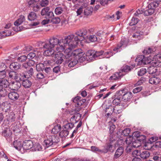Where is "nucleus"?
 Instances as JSON below:
<instances>
[{
	"label": "nucleus",
	"mask_w": 161,
	"mask_h": 161,
	"mask_svg": "<svg viewBox=\"0 0 161 161\" xmlns=\"http://www.w3.org/2000/svg\"><path fill=\"white\" fill-rule=\"evenodd\" d=\"M87 33V31L86 29H80L76 31L75 34L77 36H75L72 34L65 36L64 38L60 40L56 38L52 37L49 39L48 43L39 42V46L41 44L43 48L46 49L44 51L45 55L50 56L51 55H53L54 53L55 52L53 49L55 46L58 44L59 47L57 48L58 51H65L66 46L68 45L72 47H75L78 45L79 42L84 40Z\"/></svg>",
	"instance_id": "1"
},
{
	"label": "nucleus",
	"mask_w": 161,
	"mask_h": 161,
	"mask_svg": "<svg viewBox=\"0 0 161 161\" xmlns=\"http://www.w3.org/2000/svg\"><path fill=\"white\" fill-rule=\"evenodd\" d=\"M139 19L133 17L131 20V21L129 25L130 26L135 25L134 28H132L134 30H137L138 31L135 32L132 36L133 37L137 38L138 40H140L142 38L144 35H145V31L142 29V31L139 29V28H140V26L137 24Z\"/></svg>",
	"instance_id": "2"
},
{
	"label": "nucleus",
	"mask_w": 161,
	"mask_h": 161,
	"mask_svg": "<svg viewBox=\"0 0 161 161\" xmlns=\"http://www.w3.org/2000/svg\"><path fill=\"white\" fill-rule=\"evenodd\" d=\"M151 2L147 7V9L144 11L145 16L151 15L153 14L161 0H151Z\"/></svg>",
	"instance_id": "3"
},
{
	"label": "nucleus",
	"mask_w": 161,
	"mask_h": 161,
	"mask_svg": "<svg viewBox=\"0 0 161 161\" xmlns=\"http://www.w3.org/2000/svg\"><path fill=\"white\" fill-rule=\"evenodd\" d=\"M59 52L56 53V52L54 53L53 55H51L54 57L53 60L57 64H61L64 61V59L65 57L66 58H68L70 56L69 53L66 55H64L63 53H61L62 51H59Z\"/></svg>",
	"instance_id": "4"
},
{
	"label": "nucleus",
	"mask_w": 161,
	"mask_h": 161,
	"mask_svg": "<svg viewBox=\"0 0 161 161\" xmlns=\"http://www.w3.org/2000/svg\"><path fill=\"white\" fill-rule=\"evenodd\" d=\"M117 107L114 108V106L111 105L107 106L105 109L104 110L105 112V116L109 117L113 112L116 114H119L121 112V110L117 109Z\"/></svg>",
	"instance_id": "5"
},
{
	"label": "nucleus",
	"mask_w": 161,
	"mask_h": 161,
	"mask_svg": "<svg viewBox=\"0 0 161 161\" xmlns=\"http://www.w3.org/2000/svg\"><path fill=\"white\" fill-rule=\"evenodd\" d=\"M103 51L102 50L96 52L93 50H89L87 53L91 56V57L89 58V60L93 61L95 59H98V57H99V58H103Z\"/></svg>",
	"instance_id": "6"
},
{
	"label": "nucleus",
	"mask_w": 161,
	"mask_h": 161,
	"mask_svg": "<svg viewBox=\"0 0 161 161\" xmlns=\"http://www.w3.org/2000/svg\"><path fill=\"white\" fill-rule=\"evenodd\" d=\"M41 15L47 19H49L54 16L53 12L50 10L49 7H46L43 8L41 12Z\"/></svg>",
	"instance_id": "7"
},
{
	"label": "nucleus",
	"mask_w": 161,
	"mask_h": 161,
	"mask_svg": "<svg viewBox=\"0 0 161 161\" xmlns=\"http://www.w3.org/2000/svg\"><path fill=\"white\" fill-rule=\"evenodd\" d=\"M135 61L137 62V65H144L149 64L150 60L143 55H139L136 59Z\"/></svg>",
	"instance_id": "8"
},
{
	"label": "nucleus",
	"mask_w": 161,
	"mask_h": 161,
	"mask_svg": "<svg viewBox=\"0 0 161 161\" xmlns=\"http://www.w3.org/2000/svg\"><path fill=\"white\" fill-rule=\"evenodd\" d=\"M88 51L86 52V54L83 52V54L81 55V56H79L76 59V60L78 61V62L82 63L85 61L86 60V61L90 62L92 61V60H89V58L91 57L90 55H88Z\"/></svg>",
	"instance_id": "9"
},
{
	"label": "nucleus",
	"mask_w": 161,
	"mask_h": 161,
	"mask_svg": "<svg viewBox=\"0 0 161 161\" xmlns=\"http://www.w3.org/2000/svg\"><path fill=\"white\" fill-rule=\"evenodd\" d=\"M25 20V16L23 15H21L19 18L14 22V24L15 26L13 28V30L16 31H19L20 29V27L18 28V26L21 24Z\"/></svg>",
	"instance_id": "10"
},
{
	"label": "nucleus",
	"mask_w": 161,
	"mask_h": 161,
	"mask_svg": "<svg viewBox=\"0 0 161 161\" xmlns=\"http://www.w3.org/2000/svg\"><path fill=\"white\" fill-rule=\"evenodd\" d=\"M133 97V94L131 92L127 91H125L122 99L123 102L125 103L129 102L131 101Z\"/></svg>",
	"instance_id": "11"
},
{
	"label": "nucleus",
	"mask_w": 161,
	"mask_h": 161,
	"mask_svg": "<svg viewBox=\"0 0 161 161\" xmlns=\"http://www.w3.org/2000/svg\"><path fill=\"white\" fill-rule=\"evenodd\" d=\"M33 145L34 143L31 140H26L23 142V148L24 150H29L31 148Z\"/></svg>",
	"instance_id": "12"
},
{
	"label": "nucleus",
	"mask_w": 161,
	"mask_h": 161,
	"mask_svg": "<svg viewBox=\"0 0 161 161\" xmlns=\"http://www.w3.org/2000/svg\"><path fill=\"white\" fill-rule=\"evenodd\" d=\"M133 135L136 137V140L139 141L141 142V143L145 142L146 137L145 135H141L140 133L138 132H134L133 134Z\"/></svg>",
	"instance_id": "13"
},
{
	"label": "nucleus",
	"mask_w": 161,
	"mask_h": 161,
	"mask_svg": "<svg viewBox=\"0 0 161 161\" xmlns=\"http://www.w3.org/2000/svg\"><path fill=\"white\" fill-rule=\"evenodd\" d=\"M2 135L8 140V139L11 138L12 132L9 128H5L2 132Z\"/></svg>",
	"instance_id": "14"
},
{
	"label": "nucleus",
	"mask_w": 161,
	"mask_h": 161,
	"mask_svg": "<svg viewBox=\"0 0 161 161\" xmlns=\"http://www.w3.org/2000/svg\"><path fill=\"white\" fill-rule=\"evenodd\" d=\"M22 70H23L24 72L27 75H29L30 77L33 76L34 74V69L32 67H23L22 66Z\"/></svg>",
	"instance_id": "15"
},
{
	"label": "nucleus",
	"mask_w": 161,
	"mask_h": 161,
	"mask_svg": "<svg viewBox=\"0 0 161 161\" xmlns=\"http://www.w3.org/2000/svg\"><path fill=\"white\" fill-rule=\"evenodd\" d=\"M8 96L9 99L14 101L17 100L19 97V94L15 91H12L9 93Z\"/></svg>",
	"instance_id": "16"
},
{
	"label": "nucleus",
	"mask_w": 161,
	"mask_h": 161,
	"mask_svg": "<svg viewBox=\"0 0 161 161\" xmlns=\"http://www.w3.org/2000/svg\"><path fill=\"white\" fill-rule=\"evenodd\" d=\"M125 74H121L120 72H116L112 76H111L109 79L111 80H116L120 79L121 78L125 75Z\"/></svg>",
	"instance_id": "17"
},
{
	"label": "nucleus",
	"mask_w": 161,
	"mask_h": 161,
	"mask_svg": "<svg viewBox=\"0 0 161 161\" xmlns=\"http://www.w3.org/2000/svg\"><path fill=\"white\" fill-rule=\"evenodd\" d=\"M135 65H132L131 66L128 65H125L121 67L119 71L121 74L123 72L127 73L130 71L135 67Z\"/></svg>",
	"instance_id": "18"
},
{
	"label": "nucleus",
	"mask_w": 161,
	"mask_h": 161,
	"mask_svg": "<svg viewBox=\"0 0 161 161\" xmlns=\"http://www.w3.org/2000/svg\"><path fill=\"white\" fill-rule=\"evenodd\" d=\"M9 68L12 70H16L19 69L22 70V69L21 64L17 62L11 63L9 65Z\"/></svg>",
	"instance_id": "19"
},
{
	"label": "nucleus",
	"mask_w": 161,
	"mask_h": 161,
	"mask_svg": "<svg viewBox=\"0 0 161 161\" xmlns=\"http://www.w3.org/2000/svg\"><path fill=\"white\" fill-rule=\"evenodd\" d=\"M69 53L70 56H75L76 59L78 56H81L83 54V50L80 49H78L73 50L71 53Z\"/></svg>",
	"instance_id": "20"
},
{
	"label": "nucleus",
	"mask_w": 161,
	"mask_h": 161,
	"mask_svg": "<svg viewBox=\"0 0 161 161\" xmlns=\"http://www.w3.org/2000/svg\"><path fill=\"white\" fill-rule=\"evenodd\" d=\"M16 117L15 114L13 112L8 113L6 115V119L9 123H11L15 121Z\"/></svg>",
	"instance_id": "21"
},
{
	"label": "nucleus",
	"mask_w": 161,
	"mask_h": 161,
	"mask_svg": "<svg viewBox=\"0 0 161 161\" xmlns=\"http://www.w3.org/2000/svg\"><path fill=\"white\" fill-rule=\"evenodd\" d=\"M26 77V75L24 72L19 74H18L16 72V77L14 78V79L17 81H22Z\"/></svg>",
	"instance_id": "22"
},
{
	"label": "nucleus",
	"mask_w": 161,
	"mask_h": 161,
	"mask_svg": "<svg viewBox=\"0 0 161 161\" xmlns=\"http://www.w3.org/2000/svg\"><path fill=\"white\" fill-rule=\"evenodd\" d=\"M3 106V110L5 112L10 111L11 108V104L10 103L7 102H5L2 103L1 105V107Z\"/></svg>",
	"instance_id": "23"
},
{
	"label": "nucleus",
	"mask_w": 161,
	"mask_h": 161,
	"mask_svg": "<svg viewBox=\"0 0 161 161\" xmlns=\"http://www.w3.org/2000/svg\"><path fill=\"white\" fill-rule=\"evenodd\" d=\"M150 154V152L147 151H140L139 156L142 159H146L149 157Z\"/></svg>",
	"instance_id": "24"
},
{
	"label": "nucleus",
	"mask_w": 161,
	"mask_h": 161,
	"mask_svg": "<svg viewBox=\"0 0 161 161\" xmlns=\"http://www.w3.org/2000/svg\"><path fill=\"white\" fill-rule=\"evenodd\" d=\"M124 148L123 147H119L116 150L114 155V158L117 159L120 157L123 153Z\"/></svg>",
	"instance_id": "25"
},
{
	"label": "nucleus",
	"mask_w": 161,
	"mask_h": 161,
	"mask_svg": "<svg viewBox=\"0 0 161 161\" xmlns=\"http://www.w3.org/2000/svg\"><path fill=\"white\" fill-rule=\"evenodd\" d=\"M74 114L71 117L70 119L71 122H73L74 120L75 121V123L78 122L81 117V114L79 113H74Z\"/></svg>",
	"instance_id": "26"
},
{
	"label": "nucleus",
	"mask_w": 161,
	"mask_h": 161,
	"mask_svg": "<svg viewBox=\"0 0 161 161\" xmlns=\"http://www.w3.org/2000/svg\"><path fill=\"white\" fill-rule=\"evenodd\" d=\"M3 66V69L0 70V79L1 80H3L6 76V70L5 71L6 69V65L4 64H2L1 66Z\"/></svg>",
	"instance_id": "27"
},
{
	"label": "nucleus",
	"mask_w": 161,
	"mask_h": 161,
	"mask_svg": "<svg viewBox=\"0 0 161 161\" xmlns=\"http://www.w3.org/2000/svg\"><path fill=\"white\" fill-rule=\"evenodd\" d=\"M22 86L25 88H30L32 85L31 81L28 79H24L22 82Z\"/></svg>",
	"instance_id": "28"
},
{
	"label": "nucleus",
	"mask_w": 161,
	"mask_h": 161,
	"mask_svg": "<svg viewBox=\"0 0 161 161\" xmlns=\"http://www.w3.org/2000/svg\"><path fill=\"white\" fill-rule=\"evenodd\" d=\"M114 141H115V140H113L112 141H111V140H110V143H108L107 144V145L105 146L103 150V153H106L108 151H111V150L112 147L113 146L111 144V142H113Z\"/></svg>",
	"instance_id": "29"
},
{
	"label": "nucleus",
	"mask_w": 161,
	"mask_h": 161,
	"mask_svg": "<svg viewBox=\"0 0 161 161\" xmlns=\"http://www.w3.org/2000/svg\"><path fill=\"white\" fill-rule=\"evenodd\" d=\"M161 148V141H157L153 145H151L149 148H147L148 150H155V149Z\"/></svg>",
	"instance_id": "30"
},
{
	"label": "nucleus",
	"mask_w": 161,
	"mask_h": 161,
	"mask_svg": "<svg viewBox=\"0 0 161 161\" xmlns=\"http://www.w3.org/2000/svg\"><path fill=\"white\" fill-rule=\"evenodd\" d=\"M61 125L59 124H57L54 126L51 132L53 134H56L61 130Z\"/></svg>",
	"instance_id": "31"
},
{
	"label": "nucleus",
	"mask_w": 161,
	"mask_h": 161,
	"mask_svg": "<svg viewBox=\"0 0 161 161\" xmlns=\"http://www.w3.org/2000/svg\"><path fill=\"white\" fill-rule=\"evenodd\" d=\"M158 137L157 136H153L151 137L148 140L147 143L145 145V146H148L149 145H151L153 142H155L158 140Z\"/></svg>",
	"instance_id": "32"
},
{
	"label": "nucleus",
	"mask_w": 161,
	"mask_h": 161,
	"mask_svg": "<svg viewBox=\"0 0 161 161\" xmlns=\"http://www.w3.org/2000/svg\"><path fill=\"white\" fill-rule=\"evenodd\" d=\"M35 62L32 59H29V60L26 63H24L22 65L23 67H32L34 65Z\"/></svg>",
	"instance_id": "33"
},
{
	"label": "nucleus",
	"mask_w": 161,
	"mask_h": 161,
	"mask_svg": "<svg viewBox=\"0 0 161 161\" xmlns=\"http://www.w3.org/2000/svg\"><path fill=\"white\" fill-rule=\"evenodd\" d=\"M115 54V53H113L112 50H110L109 51L105 52L103 51V58H108Z\"/></svg>",
	"instance_id": "34"
},
{
	"label": "nucleus",
	"mask_w": 161,
	"mask_h": 161,
	"mask_svg": "<svg viewBox=\"0 0 161 161\" xmlns=\"http://www.w3.org/2000/svg\"><path fill=\"white\" fill-rule=\"evenodd\" d=\"M37 18V16L36 13L33 12H31L28 16V19L31 21H34Z\"/></svg>",
	"instance_id": "35"
},
{
	"label": "nucleus",
	"mask_w": 161,
	"mask_h": 161,
	"mask_svg": "<svg viewBox=\"0 0 161 161\" xmlns=\"http://www.w3.org/2000/svg\"><path fill=\"white\" fill-rule=\"evenodd\" d=\"M125 92L124 89H122L117 91L115 95L114 96L115 97H118L120 98V99H122V97H123L124 94Z\"/></svg>",
	"instance_id": "36"
},
{
	"label": "nucleus",
	"mask_w": 161,
	"mask_h": 161,
	"mask_svg": "<svg viewBox=\"0 0 161 161\" xmlns=\"http://www.w3.org/2000/svg\"><path fill=\"white\" fill-rule=\"evenodd\" d=\"M13 145L15 149L18 150H20L22 148H23V144H22L21 142L14 141L13 142Z\"/></svg>",
	"instance_id": "37"
},
{
	"label": "nucleus",
	"mask_w": 161,
	"mask_h": 161,
	"mask_svg": "<svg viewBox=\"0 0 161 161\" xmlns=\"http://www.w3.org/2000/svg\"><path fill=\"white\" fill-rule=\"evenodd\" d=\"M51 138V141L53 143V145H55L58 143L60 141V139L59 137L55 135H52L50 136Z\"/></svg>",
	"instance_id": "38"
},
{
	"label": "nucleus",
	"mask_w": 161,
	"mask_h": 161,
	"mask_svg": "<svg viewBox=\"0 0 161 161\" xmlns=\"http://www.w3.org/2000/svg\"><path fill=\"white\" fill-rule=\"evenodd\" d=\"M32 150L35 151H42V148L41 145L38 143H36L34 144Z\"/></svg>",
	"instance_id": "39"
},
{
	"label": "nucleus",
	"mask_w": 161,
	"mask_h": 161,
	"mask_svg": "<svg viewBox=\"0 0 161 161\" xmlns=\"http://www.w3.org/2000/svg\"><path fill=\"white\" fill-rule=\"evenodd\" d=\"M112 98L113 99L112 103L114 105L118 106L120 104L121 99L119 98L115 97L114 96L112 97Z\"/></svg>",
	"instance_id": "40"
},
{
	"label": "nucleus",
	"mask_w": 161,
	"mask_h": 161,
	"mask_svg": "<svg viewBox=\"0 0 161 161\" xmlns=\"http://www.w3.org/2000/svg\"><path fill=\"white\" fill-rule=\"evenodd\" d=\"M53 145V143L51 141V138L50 136L46 140H45L44 141V145L46 147H48Z\"/></svg>",
	"instance_id": "41"
},
{
	"label": "nucleus",
	"mask_w": 161,
	"mask_h": 161,
	"mask_svg": "<svg viewBox=\"0 0 161 161\" xmlns=\"http://www.w3.org/2000/svg\"><path fill=\"white\" fill-rule=\"evenodd\" d=\"M0 84L5 89H6L9 86L8 81L6 79L0 80Z\"/></svg>",
	"instance_id": "42"
},
{
	"label": "nucleus",
	"mask_w": 161,
	"mask_h": 161,
	"mask_svg": "<svg viewBox=\"0 0 161 161\" xmlns=\"http://www.w3.org/2000/svg\"><path fill=\"white\" fill-rule=\"evenodd\" d=\"M69 133V131L66 130H64L61 131L59 134V136L61 138H65Z\"/></svg>",
	"instance_id": "43"
},
{
	"label": "nucleus",
	"mask_w": 161,
	"mask_h": 161,
	"mask_svg": "<svg viewBox=\"0 0 161 161\" xmlns=\"http://www.w3.org/2000/svg\"><path fill=\"white\" fill-rule=\"evenodd\" d=\"M88 98L87 99H80L78 102V103H76L75 104V107H78V106H81L83 103H84L86 101L87 102L89 101H90V99H89V98Z\"/></svg>",
	"instance_id": "44"
},
{
	"label": "nucleus",
	"mask_w": 161,
	"mask_h": 161,
	"mask_svg": "<svg viewBox=\"0 0 161 161\" xmlns=\"http://www.w3.org/2000/svg\"><path fill=\"white\" fill-rule=\"evenodd\" d=\"M155 58V59H153L151 61L150 60L149 64H150L151 65L156 67V66H159V64L160 62L157 59V60Z\"/></svg>",
	"instance_id": "45"
},
{
	"label": "nucleus",
	"mask_w": 161,
	"mask_h": 161,
	"mask_svg": "<svg viewBox=\"0 0 161 161\" xmlns=\"http://www.w3.org/2000/svg\"><path fill=\"white\" fill-rule=\"evenodd\" d=\"M91 149L92 152L97 153H103L102 149H100L96 146H91Z\"/></svg>",
	"instance_id": "46"
},
{
	"label": "nucleus",
	"mask_w": 161,
	"mask_h": 161,
	"mask_svg": "<svg viewBox=\"0 0 161 161\" xmlns=\"http://www.w3.org/2000/svg\"><path fill=\"white\" fill-rule=\"evenodd\" d=\"M157 71V69L156 67L150 66L148 67L147 72L149 74H153Z\"/></svg>",
	"instance_id": "47"
},
{
	"label": "nucleus",
	"mask_w": 161,
	"mask_h": 161,
	"mask_svg": "<svg viewBox=\"0 0 161 161\" xmlns=\"http://www.w3.org/2000/svg\"><path fill=\"white\" fill-rule=\"evenodd\" d=\"M12 33L11 31H3L0 32V39L3 38H4L6 36H9Z\"/></svg>",
	"instance_id": "48"
},
{
	"label": "nucleus",
	"mask_w": 161,
	"mask_h": 161,
	"mask_svg": "<svg viewBox=\"0 0 161 161\" xmlns=\"http://www.w3.org/2000/svg\"><path fill=\"white\" fill-rule=\"evenodd\" d=\"M155 51V49L153 48H146L143 51V53L145 54H149L154 52Z\"/></svg>",
	"instance_id": "49"
},
{
	"label": "nucleus",
	"mask_w": 161,
	"mask_h": 161,
	"mask_svg": "<svg viewBox=\"0 0 161 161\" xmlns=\"http://www.w3.org/2000/svg\"><path fill=\"white\" fill-rule=\"evenodd\" d=\"M129 40L126 38H122L120 41V44L124 47H126L128 45Z\"/></svg>",
	"instance_id": "50"
},
{
	"label": "nucleus",
	"mask_w": 161,
	"mask_h": 161,
	"mask_svg": "<svg viewBox=\"0 0 161 161\" xmlns=\"http://www.w3.org/2000/svg\"><path fill=\"white\" fill-rule=\"evenodd\" d=\"M7 73L8 74L9 77L12 79H14L16 77V72L14 71H11L9 70H6Z\"/></svg>",
	"instance_id": "51"
},
{
	"label": "nucleus",
	"mask_w": 161,
	"mask_h": 161,
	"mask_svg": "<svg viewBox=\"0 0 161 161\" xmlns=\"http://www.w3.org/2000/svg\"><path fill=\"white\" fill-rule=\"evenodd\" d=\"M74 124L73 123H68L63 126V127L65 129L68 130H70L74 127Z\"/></svg>",
	"instance_id": "52"
},
{
	"label": "nucleus",
	"mask_w": 161,
	"mask_h": 161,
	"mask_svg": "<svg viewBox=\"0 0 161 161\" xmlns=\"http://www.w3.org/2000/svg\"><path fill=\"white\" fill-rule=\"evenodd\" d=\"M131 145L134 148H136L139 147L141 145V143L136 139L133 141Z\"/></svg>",
	"instance_id": "53"
},
{
	"label": "nucleus",
	"mask_w": 161,
	"mask_h": 161,
	"mask_svg": "<svg viewBox=\"0 0 161 161\" xmlns=\"http://www.w3.org/2000/svg\"><path fill=\"white\" fill-rule=\"evenodd\" d=\"M130 132V129L129 128H126L123 130L121 132V135L125 136H128Z\"/></svg>",
	"instance_id": "54"
},
{
	"label": "nucleus",
	"mask_w": 161,
	"mask_h": 161,
	"mask_svg": "<svg viewBox=\"0 0 161 161\" xmlns=\"http://www.w3.org/2000/svg\"><path fill=\"white\" fill-rule=\"evenodd\" d=\"M92 12V9L91 7H87L85 9L84 14L85 15L88 16L91 15Z\"/></svg>",
	"instance_id": "55"
},
{
	"label": "nucleus",
	"mask_w": 161,
	"mask_h": 161,
	"mask_svg": "<svg viewBox=\"0 0 161 161\" xmlns=\"http://www.w3.org/2000/svg\"><path fill=\"white\" fill-rule=\"evenodd\" d=\"M44 68V65L43 64H37L36 66V69L37 71H43Z\"/></svg>",
	"instance_id": "56"
},
{
	"label": "nucleus",
	"mask_w": 161,
	"mask_h": 161,
	"mask_svg": "<svg viewBox=\"0 0 161 161\" xmlns=\"http://www.w3.org/2000/svg\"><path fill=\"white\" fill-rule=\"evenodd\" d=\"M63 8L60 7H58L55 9V13L57 15L61 14L63 12Z\"/></svg>",
	"instance_id": "57"
},
{
	"label": "nucleus",
	"mask_w": 161,
	"mask_h": 161,
	"mask_svg": "<svg viewBox=\"0 0 161 161\" xmlns=\"http://www.w3.org/2000/svg\"><path fill=\"white\" fill-rule=\"evenodd\" d=\"M147 72L146 69L145 68H142L138 71L137 74L139 76H142L146 74Z\"/></svg>",
	"instance_id": "58"
},
{
	"label": "nucleus",
	"mask_w": 161,
	"mask_h": 161,
	"mask_svg": "<svg viewBox=\"0 0 161 161\" xmlns=\"http://www.w3.org/2000/svg\"><path fill=\"white\" fill-rule=\"evenodd\" d=\"M67 63H69L68 66L70 67H73L75 65L78 63V61L76 60H73L72 61H69L68 59Z\"/></svg>",
	"instance_id": "59"
},
{
	"label": "nucleus",
	"mask_w": 161,
	"mask_h": 161,
	"mask_svg": "<svg viewBox=\"0 0 161 161\" xmlns=\"http://www.w3.org/2000/svg\"><path fill=\"white\" fill-rule=\"evenodd\" d=\"M44 71L46 74H44L46 75V77L49 76L51 73L52 72L51 68L50 67H46L44 68Z\"/></svg>",
	"instance_id": "60"
},
{
	"label": "nucleus",
	"mask_w": 161,
	"mask_h": 161,
	"mask_svg": "<svg viewBox=\"0 0 161 161\" xmlns=\"http://www.w3.org/2000/svg\"><path fill=\"white\" fill-rule=\"evenodd\" d=\"M51 18V21L53 24H58L60 21V19L58 17L55 18L52 17Z\"/></svg>",
	"instance_id": "61"
},
{
	"label": "nucleus",
	"mask_w": 161,
	"mask_h": 161,
	"mask_svg": "<svg viewBox=\"0 0 161 161\" xmlns=\"http://www.w3.org/2000/svg\"><path fill=\"white\" fill-rule=\"evenodd\" d=\"M89 41L92 42H95L97 41V38L95 35H90L89 37Z\"/></svg>",
	"instance_id": "62"
},
{
	"label": "nucleus",
	"mask_w": 161,
	"mask_h": 161,
	"mask_svg": "<svg viewBox=\"0 0 161 161\" xmlns=\"http://www.w3.org/2000/svg\"><path fill=\"white\" fill-rule=\"evenodd\" d=\"M40 4L42 7H46L49 4V1L48 0H42L40 2Z\"/></svg>",
	"instance_id": "63"
},
{
	"label": "nucleus",
	"mask_w": 161,
	"mask_h": 161,
	"mask_svg": "<svg viewBox=\"0 0 161 161\" xmlns=\"http://www.w3.org/2000/svg\"><path fill=\"white\" fill-rule=\"evenodd\" d=\"M153 161H161V154L154 155L153 157Z\"/></svg>",
	"instance_id": "64"
}]
</instances>
